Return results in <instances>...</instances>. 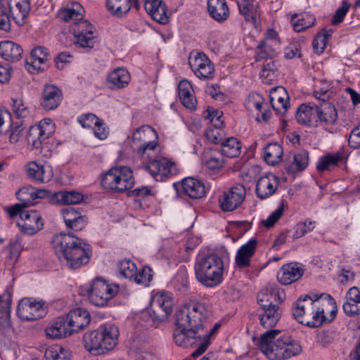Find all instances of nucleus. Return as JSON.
Wrapping results in <instances>:
<instances>
[{
	"label": "nucleus",
	"instance_id": "obj_1",
	"mask_svg": "<svg viewBox=\"0 0 360 360\" xmlns=\"http://www.w3.org/2000/svg\"><path fill=\"white\" fill-rule=\"evenodd\" d=\"M211 311L205 303L189 302L181 307L175 314L176 328L173 333L175 343L183 347L199 345L192 353L198 357L204 353L210 345V338L219 330V323L207 330V320Z\"/></svg>",
	"mask_w": 360,
	"mask_h": 360
},
{
	"label": "nucleus",
	"instance_id": "obj_2",
	"mask_svg": "<svg viewBox=\"0 0 360 360\" xmlns=\"http://www.w3.org/2000/svg\"><path fill=\"white\" fill-rule=\"evenodd\" d=\"M52 244L60 261L70 269H77L89 263L91 245L72 233L54 235Z\"/></svg>",
	"mask_w": 360,
	"mask_h": 360
},
{
	"label": "nucleus",
	"instance_id": "obj_3",
	"mask_svg": "<svg viewBox=\"0 0 360 360\" xmlns=\"http://www.w3.org/2000/svg\"><path fill=\"white\" fill-rule=\"evenodd\" d=\"M118 328L112 324L101 326L83 336L84 348L94 355L105 354L112 350L117 344Z\"/></svg>",
	"mask_w": 360,
	"mask_h": 360
},
{
	"label": "nucleus",
	"instance_id": "obj_4",
	"mask_svg": "<svg viewBox=\"0 0 360 360\" xmlns=\"http://www.w3.org/2000/svg\"><path fill=\"white\" fill-rule=\"evenodd\" d=\"M224 262L217 254L211 253L199 258L195 262L196 279L203 285L212 288L223 281Z\"/></svg>",
	"mask_w": 360,
	"mask_h": 360
},
{
	"label": "nucleus",
	"instance_id": "obj_5",
	"mask_svg": "<svg viewBox=\"0 0 360 360\" xmlns=\"http://www.w3.org/2000/svg\"><path fill=\"white\" fill-rule=\"evenodd\" d=\"M101 184L106 190L117 193L124 192L134 185L132 170L126 166L111 168L103 174Z\"/></svg>",
	"mask_w": 360,
	"mask_h": 360
},
{
	"label": "nucleus",
	"instance_id": "obj_6",
	"mask_svg": "<svg viewBox=\"0 0 360 360\" xmlns=\"http://www.w3.org/2000/svg\"><path fill=\"white\" fill-rule=\"evenodd\" d=\"M158 133L153 127L143 125L133 133L131 147L141 158H150L158 145Z\"/></svg>",
	"mask_w": 360,
	"mask_h": 360
},
{
	"label": "nucleus",
	"instance_id": "obj_7",
	"mask_svg": "<svg viewBox=\"0 0 360 360\" xmlns=\"http://www.w3.org/2000/svg\"><path fill=\"white\" fill-rule=\"evenodd\" d=\"M120 287L115 283H108L100 277L92 281L87 289L91 303L97 307H105L119 292Z\"/></svg>",
	"mask_w": 360,
	"mask_h": 360
},
{
	"label": "nucleus",
	"instance_id": "obj_8",
	"mask_svg": "<svg viewBox=\"0 0 360 360\" xmlns=\"http://www.w3.org/2000/svg\"><path fill=\"white\" fill-rule=\"evenodd\" d=\"M172 294L167 291L157 292L151 300V309L149 315L154 322H161L172 314L174 306Z\"/></svg>",
	"mask_w": 360,
	"mask_h": 360
},
{
	"label": "nucleus",
	"instance_id": "obj_9",
	"mask_svg": "<svg viewBox=\"0 0 360 360\" xmlns=\"http://www.w3.org/2000/svg\"><path fill=\"white\" fill-rule=\"evenodd\" d=\"M280 333L279 330H269L260 338L259 348L269 360H283L281 337L275 341Z\"/></svg>",
	"mask_w": 360,
	"mask_h": 360
},
{
	"label": "nucleus",
	"instance_id": "obj_10",
	"mask_svg": "<svg viewBox=\"0 0 360 360\" xmlns=\"http://www.w3.org/2000/svg\"><path fill=\"white\" fill-rule=\"evenodd\" d=\"M94 27L88 20H78L70 27L76 44L82 48L91 49L94 46L96 37Z\"/></svg>",
	"mask_w": 360,
	"mask_h": 360
},
{
	"label": "nucleus",
	"instance_id": "obj_11",
	"mask_svg": "<svg viewBox=\"0 0 360 360\" xmlns=\"http://www.w3.org/2000/svg\"><path fill=\"white\" fill-rule=\"evenodd\" d=\"M54 132V125L50 119L41 121L38 125L30 127L26 140L33 148L39 149L42 143Z\"/></svg>",
	"mask_w": 360,
	"mask_h": 360
},
{
	"label": "nucleus",
	"instance_id": "obj_12",
	"mask_svg": "<svg viewBox=\"0 0 360 360\" xmlns=\"http://www.w3.org/2000/svg\"><path fill=\"white\" fill-rule=\"evenodd\" d=\"M246 195V190L243 184H238L228 191H224L219 202L224 212H231L237 209L243 203Z\"/></svg>",
	"mask_w": 360,
	"mask_h": 360
},
{
	"label": "nucleus",
	"instance_id": "obj_13",
	"mask_svg": "<svg viewBox=\"0 0 360 360\" xmlns=\"http://www.w3.org/2000/svg\"><path fill=\"white\" fill-rule=\"evenodd\" d=\"M189 65L196 77L202 80L212 79L214 76V66L203 53H195L189 58Z\"/></svg>",
	"mask_w": 360,
	"mask_h": 360
},
{
	"label": "nucleus",
	"instance_id": "obj_14",
	"mask_svg": "<svg viewBox=\"0 0 360 360\" xmlns=\"http://www.w3.org/2000/svg\"><path fill=\"white\" fill-rule=\"evenodd\" d=\"M316 127H321L332 132V129L338 120V112L333 105L329 102H321L314 105Z\"/></svg>",
	"mask_w": 360,
	"mask_h": 360
},
{
	"label": "nucleus",
	"instance_id": "obj_15",
	"mask_svg": "<svg viewBox=\"0 0 360 360\" xmlns=\"http://www.w3.org/2000/svg\"><path fill=\"white\" fill-rule=\"evenodd\" d=\"M44 303L32 298L25 297L18 305L17 315L23 321H34L43 317L45 309Z\"/></svg>",
	"mask_w": 360,
	"mask_h": 360
},
{
	"label": "nucleus",
	"instance_id": "obj_16",
	"mask_svg": "<svg viewBox=\"0 0 360 360\" xmlns=\"http://www.w3.org/2000/svg\"><path fill=\"white\" fill-rule=\"evenodd\" d=\"M143 168L157 180H159V176L160 180H162L163 177L174 175L177 171L175 164L165 158L150 160Z\"/></svg>",
	"mask_w": 360,
	"mask_h": 360
},
{
	"label": "nucleus",
	"instance_id": "obj_17",
	"mask_svg": "<svg viewBox=\"0 0 360 360\" xmlns=\"http://www.w3.org/2000/svg\"><path fill=\"white\" fill-rule=\"evenodd\" d=\"M21 221L17 223V226L20 231L26 235H34L44 227L43 219L37 210H26L22 213Z\"/></svg>",
	"mask_w": 360,
	"mask_h": 360
},
{
	"label": "nucleus",
	"instance_id": "obj_18",
	"mask_svg": "<svg viewBox=\"0 0 360 360\" xmlns=\"http://www.w3.org/2000/svg\"><path fill=\"white\" fill-rule=\"evenodd\" d=\"M285 299L284 291L275 283H269L258 294L257 300L260 307L281 304Z\"/></svg>",
	"mask_w": 360,
	"mask_h": 360
},
{
	"label": "nucleus",
	"instance_id": "obj_19",
	"mask_svg": "<svg viewBox=\"0 0 360 360\" xmlns=\"http://www.w3.org/2000/svg\"><path fill=\"white\" fill-rule=\"evenodd\" d=\"M48 49L44 46H36L30 53V60H27L25 67L32 74L44 71L47 68L46 63L50 59Z\"/></svg>",
	"mask_w": 360,
	"mask_h": 360
},
{
	"label": "nucleus",
	"instance_id": "obj_20",
	"mask_svg": "<svg viewBox=\"0 0 360 360\" xmlns=\"http://www.w3.org/2000/svg\"><path fill=\"white\" fill-rule=\"evenodd\" d=\"M63 100V92L56 85L46 84L44 86L40 105L45 110L57 108Z\"/></svg>",
	"mask_w": 360,
	"mask_h": 360
},
{
	"label": "nucleus",
	"instance_id": "obj_21",
	"mask_svg": "<svg viewBox=\"0 0 360 360\" xmlns=\"http://www.w3.org/2000/svg\"><path fill=\"white\" fill-rule=\"evenodd\" d=\"M66 322L71 335L78 333L89 326L91 321V315L88 311L82 308L71 310L65 316Z\"/></svg>",
	"mask_w": 360,
	"mask_h": 360
},
{
	"label": "nucleus",
	"instance_id": "obj_22",
	"mask_svg": "<svg viewBox=\"0 0 360 360\" xmlns=\"http://www.w3.org/2000/svg\"><path fill=\"white\" fill-rule=\"evenodd\" d=\"M285 168L288 173L295 174L302 172L308 167L309 162V152L302 150L297 153L289 154L284 160Z\"/></svg>",
	"mask_w": 360,
	"mask_h": 360
},
{
	"label": "nucleus",
	"instance_id": "obj_23",
	"mask_svg": "<svg viewBox=\"0 0 360 360\" xmlns=\"http://www.w3.org/2000/svg\"><path fill=\"white\" fill-rule=\"evenodd\" d=\"M278 184V177L271 173L260 177L256 185L257 196L261 200L271 196L277 190Z\"/></svg>",
	"mask_w": 360,
	"mask_h": 360
},
{
	"label": "nucleus",
	"instance_id": "obj_24",
	"mask_svg": "<svg viewBox=\"0 0 360 360\" xmlns=\"http://www.w3.org/2000/svg\"><path fill=\"white\" fill-rule=\"evenodd\" d=\"M146 11L153 20L161 24L169 21L167 8L162 0H143Z\"/></svg>",
	"mask_w": 360,
	"mask_h": 360
},
{
	"label": "nucleus",
	"instance_id": "obj_25",
	"mask_svg": "<svg viewBox=\"0 0 360 360\" xmlns=\"http://www.w3.org/2000/svg\"><path fill=\"white\" fill-rule=\"evenodd\" d=\"M303 269L297 263L284 264L277 274V279L283 285H290L299 280L303 275Z\"/></svg>",
	"mask_w": 360,
	"mask_h": 360
},
{
	"label": "nucleus",
	"instance_id": "obj_26",
	"mask_svg": "<svg viewBox=\"0 0 360 360\" xmlns=\"http://www.w3.org/2000/svg\"><path fill=\"white\" fill-rule=\"evenodd\" d=\"M257 244V240L252 238L238 250L235 262L238 268H245L250 265V259L255 253Z\"/></svg>",
	"mask_w": 360,
	"mask_h": 360
},
{
	"label": "nucleus",
	"instance_id": "obj_27",
	"mask_svg": "<svg viewBox=\"0 0 360 360\" xmlns=\"http://www.w3.org/2000/svg\"><path fill=\"white\" fill-rule=\"evenodd\" d=\"M131 80L129 72L124 68H117L110 72L107 77L108 86L111 90L124 89L128 86Z\"/></svg>",
	"mask_w": 360,
	"mask_h": 360
},
{
	"label": "nucleus",
	"instance_id": "obj_28",
	"mask_svg": "<svg viewBox=\"0 0 360 360\" xmlns=\"http://www.w3.org/2000/svg\"><path fill=\"white\" fill-rule=\"evenodd\" d=\"M348 158V153L344 148H341L336 153H328L321 157L316 164V169L319 172L330 170L336 167L340 162H346Z\"/></svg>",
	"mask_w": 360,
	"mask_h": 360
},
{
	"label": "nucleus",
	"instance_id": "obj_29",
	"mask_svg": "<svg viewBox=\"0 0 360 360\" xmlns=\"http://www.w3.org/2000/svg\"><path fill=\"white\" fill-rule=\"evenodd\" d=\"M345 301L342 308L344 312L349 316L360 314V290L353 286L349 289L345 295Z\"/></svg>",
	"mask_w": 360,
	"mask_h": 360
},
{
	"label": "nucleus",
	"instance_id": "obj_30",
	"mask_svg": "<svg viewBox=\"0 0 360 360\" xmlns=\"http://www.w3.org/2000/svg\"><path fill=\"white\" fill-rule=\"evenodd\" d=\"M27 175L37 183L49 182L53 177V172L50 167H45L31 162L26 167Z\"/></svg>",
	"mask_w": 360,
	"mask_h": 360
},
{
	"label": "nucleus",
	"instance_id": "obj_31",
	"mask_svg": "<svg viewBox=\"0 0 360 360\" xmlns=\"http://www.w3.org/2000/svg\"><path fill=\"white\" fill-rule=\"evenodd\" d=\"M106 6L112 15L118 18L127 15L131 6L139 9V0H107Z\"/></svg>",
	"mask_w": 360,
	"mask_h": 360
},
{
	"label": "nucleus",
	"instance_id": "obj_32",
	"mask_svg": "<svg viewBox=\"0 0 360 360\" xmlns=\"http://www.w3.org/2000/svg\"><path fill=\"white\" fill-rule=\"evenodd\" d=\"M181 188L184 193L191 198L198 199L205 194L204 183L200 179L188 177L181 181Z\"/></svg>",
	"mask_w": 360,
	"mask_h": 360
},
{
	"label": "nucleus",
	"instance_id": "obj_33",
	"mask_svg": "<svg viewBox=\"0 0 360 360\" xmlns=\"http://www.w3.org/2000/svg\"><path fill=\"white\" fill-rule=\"evenodd\" d=\"M8 5L15 22L19 25H22L30 10V1L8 0Z\"/></svg>",
	"mask_w": 360,
	"mask_h": 360
},
{
	"label": "nucleus",
	"instance_id": "obj_34",
	"mask_svg": "<svg viewBox=\"0 0 360 360\" xmlns=\"http://www.w3.org/2000/svg\"><path fill=\"white\" fill-rule=\"evenodd\" d=\"M262 312L259 314L260 323L264 328L274 327L281 317L282 309L275 304L267 307H261Z\"/></svg>",
	"mask_w": 360,
	"mask_h": 360
},
{
	"label": "nucleus",
	"instance_id": "obj_35",
	"mask_svg": "<svg viewBox=\"0 0 360 360\" xmlns=\"http://www.w3.org/2000/svg\"><path fill=\"white\" fill-rule=\"evenodd\" d=\"M207 10L210 16L219 22H224L229 16L226 0H208Z\"/></svg>",
	"mask_w": 360,
	"mask_h": 360
},
{
	"label": "nucleus",
	"instance_id": "obj_36",
	"mask_svg": "<svg viewBox=\"0 0 360 360\" xmlns=\"http://www.w3.org/2000/svg\"><path fill=\"white\" fill-rule=\"evenodd\" d=\"M65 316L58 317L46 328V335L51 339H60L71 335Z\"/></svg>",
	"mask_w": 360,
	"mask_h": 360
},
{
	"label": "nucleus",
	"instance_id": "obj_37",
	"mask_svg": "<svg viewBox=\"0 0 360 360\" xmlns=\"http://www.w3.org/2000/svg\"><path fill=\"white\" fill-rule=\"evenodd\" d=\"M22 47L11 41L0 42V56L6 60L14 63L19 60L22 55Z\"/></svg>",
	"mask_w": 360,
	"mask_h": 360
},
{
	"label": "nucleus",
	"instance_id": "obj_38",
	"mask_svg": "<svg viewBox=\"0 0 360 360\" xmlns=\"http://www.w3.org/2000/svg\"><path fill=\"white\" fill-rule=\"evenodd\" d=\"M193 87L186 79L181 80L178 86L179 99L181 103L188 109L194 110L197 104L196 98L192 94Z\"/></svg>",
	"mask_w": 360,
	"mask_h": 360
},
{
	"label": "nucleus",
	"instance_id": "obj_39",
	"mask_svg": "<svg viewBox=\"0 0 360 360\" xmlns=\"http://www.w3.org/2000/svg\"><path fill=\"white\" fill-rule=\"evenodd\" d=\"M239 12L247 21L256 24L259 16V4L256 0H238Z\"/></svg>",
	"mask_w": 360,
	"mask_h": 360
},
{
	"label": "nucleus",
	"instance_id": "obj_40",
	"mask_svg": "<svg viewBox=\"0 0 360 360\" xmlns=\"http://www.w3.org/2000/svg\"><path fill=\"white\" fill-rule=\"evenodd\" d=\"M283 149L281 145L277 143H269L264 148L263 158L269 165L275 166L282 160Z\"/></svg>",
	"mask_w": 360,
	"mask_h": 360
},
{
	"label": "nucleus",
	"instance_id": "obj_41",
	"mask_svg": "<svg viewBox=\"0 0 360 360\" xmlns=\"http://www.w3.org/2000/svg\"><path fill=\"white\" fill-rule=\"evenodd\" d=\"M84 9L78 2H74L71 6L62 8L58 12V18L63 22L75 20L76 22L82 20Z\"/></svg>",
	"mask_w": 360,
	"mask_h": 360
},
{
	"label": "nucleus",
	"instance_id": "obj_42",
	"mask_svg": "<svg viewBox=\"0 0 360 360\" xmlns=\"http://www.w3.org/2000/svg\"><path fill=\"white\" fill-rule=\"evenodd\" d=\"M52 200L63 205L78 204L84 200V195L75 191H62L56 193Z\"/></svg>",
	"mask_w": 360,
	"mask_h": 360
},
{
	"label": "nucleus",
	"instance_id": "obj_43",
	"mask_svg": "<svg viewBox=\"0 0 360 360\" xmlns=\"http://www.w3.org/2000/svg\"><path fill=\"white\" fill-rule=\"evenodd\" d=\"M311 309H313L311 301L300 297L293 305L292 314L295 319L303 325L302 320L307 317Z\"/></svg>",
	"mask_w": 360,
	"mask_h": 360
},
{
	"label": "nucleus",
	"instance_id": "obj_44",
	"mask_svg": "<svg viewBox=\"0 0 360 360\" xmlns=\"http://www.w3.org/2000/svg\"><path fill=\"white\" fill-rule=\"evenodd\" d=\"M221 152L224 156L235 158L240 154L241 143L235 137L224 139L221 145Z\"/></svg>",
	"mask_w": 360,
	"mask_h": 360
},
{
	"label": "nucleus",
	"instance_id": "obj_45",
	"mask_svg": "<svg viewBox=\"0 0 360 360\" xmlns=\"http://www.w3.org/2000/svg\"><path fill=\"white\" fill-rule=\"evenodd\" d=\"M283 360L299 354L302 351L301 346L290 337L281 336Z\"/></svg>",
	"mask_w": 360,
	"mask_h": 360
},
{
	"label": "nucleus",
	"instance_id": "obj_46",
	"mask_svg": "<svg viewBox=\"0 0 360 360\" xmlns=\"http://www.w3.org/2000/svg\"><path fill=\"white\" fill-rule=\"evenodd\" d=\"M296 16L297 15L293 16L292 20L293 21V29L297 32L304 31L315 25L316 18L309 13H302L300 17L295 21Z\"/></svg>",
	"mask_w": 360,
	"mask_h": 360
},
{
	"label": "nucleus",
	"instance_id": "obj_47",
	"mask_svg": "<svg viewBox=\"0 0 360 360\" xmlns=\"http://www.w3.org/2000/svg\"><path fill=\"white\" fill-rule=\"evenodd\" d=\"M326 321V316L323 309H316L313 306V309L309 312L307 318L302 320L303 325L310 328H318L321 326Z\"/></svg>",
	"mask_w": 360,
	"mask_h": 360
},
{
	"label": "nucleus",
	"instance_id": "obj_48",
	"mask_svg": "<svg viewBox=\"0 0 360 360\" xmlns=\"http://www.w3.org/2000/svg\"><path fill=\"white\" fill-rule=\"evenodd\" d=\"M11 298L7 300L5 311L0 316V335H6L7 334L13 332L11 321Z\"/></svg>",
	"mask_w": 360,
	"mask_h": 360
},
{
	"label": "nucleus",
	"instance_id": "obj_49",
	"mask_svg": "<svg viewBox=\"0 0 360 360\" xmlns=\"http://www.w3.org/2000/svg\"><path fill=\"white\" fill-rule=\"evenodd\" d=\"M312 115L315 116L314 106L302 104L297 109L295 117L300 124L309 125L312 122Z\"/></svg>",
	"mask_w": 360,
	"mask_h": 360
},
{
	"label": "nucleus",
	"instance_id": "obj_50",
	"mask_svg": "<svg viewBox=\"0 0 360 360\" xmlns=\"http://www.w3.org/2000/svg\"><path fill=\"white\" fill-rule=\"evenodd\" d=\"M153 276L152 269L148 266H144L140 271L137 270L131 281L139 285L148 287L153 279Z\"/></svg>",
	"mask_w": 360,
	"mask_h": 360
},
{
	"label": "nucleus",
	"instance_id": "obj_51",
	"mask_svg": "<svg viewBox=\"0 0 360 360\" xmlns=\"http://www.w3.org/2000/svg\"><path fill=\"white\" fill-rule=\"evenodd\" d=\"M137 271V267L131 260L123 259L118 263V272L125 278L130 281Z\"/></svg>",
	"mask_w": 360,
	"mask_h": 360
},
{
	"label": "nucleus",
	"instance_id": "obj_52",
	"mask_svg": "<svg viewBox=\"0 0 360 360\" xmlns=\"http://www.w3.org/2000/svg\"><path fill=\"white\" fill-rule=\"evenodd\" d=\"M46 360H70L65 349L58 345L49 347L44 352Z\"/></svg>",
	"mask_w": 360,
	"mask_h": 360
},
{
	"label": "nucleus",
	"instance_id": "obj_53",
	"mask_svg": "<svg viewBox=\"0 0 360 360\" xmlns=\"http://www.w3.org/2000/svg\"><path fill=\"white\" fill-rule=\"evenodd\" d=\"M314 221L306 220L304 222L297 224L293 228L292 238L293 240L304 236L306 233L311 231L315 228Z\"/></svg>",
	"mask_w": 360,
	"mask_h": 360
},
{
	"label": "nucleus",
	"instance_id": "obj_54",
	"mask_svg": "<svg viewBox=\"0 0 360 360\" xmlns=\"http://www.w3.org/2000/svg\"><path fill=\"white\" fill-rule=\"evenodd\" d=\"M273 44L274 43L267 41V40H262L260 41L256 48V60H260L269 57H272L274 55V49L272 47Z\"/></svg>",
	"mask_w": 360,
	"mask_h": 360
},
{
	"label": "nucleus",
	"instance_id": "obj_55",
	"mask_svg": "<svg viewBox=\"0 0 360 360\" xmlns=\"http://www.w3.org/2000/svg\"><path fill=\"white\" fill-rule=\"evenodd\" d=\"M11 101L13 112L18 118H25L29 115L30 110L22 98H12Z\"/></svg>",
	"mask_w": 360,
	"mask_h": 360
},
{
	"label": "nucleus",
	"instance_id": "obj_56",
	"mask_svg": "<svg viewBox=\"0 0 360 360\" xmlns=\"http://www.w3.org/2000/svg\"><path fill=\"white\" fill-rule=\"evenodd\" d=\"M11 11L4 4L3 0H0V30L9 31L11 30Z\"/></svg>",
	"mask_w": 360,
	"mask_h": 360
},
{
	"label": "nucleus",
	"instance_id": "obj_57",
	"mask_svg": "<svg viewBox=\"0 0 360 360\" xmlns=\"http://www.w3.org/2000/svg\"><path fill=\"white\" fill-rule=\"evenodd\" d=\"M27 207V204L25 202L15 203L10 206H5L3 207L4 211L7 214L10 219H13L18 216L22 219V213L26 210H25Z\"/></svg>",
	"mask_w": 360,
	"mask_h": 360
},
{
	"label": "nucleus",
	"instance_id": "obj_58",
	"mask_svg": "<svg viewBox=\"0 0 360 360\" xmlns=\"http://www.w3.org/2000/svg\"><path fill=\"white\" fill-rule=\"evenodd\" d=\"M284 211V202L282 200L279 207L274 210L266 219L262 220L261 224L266 229L272 227L281 217Z\"/></svg>",
	"mask_w": 360,
	"mask_h": 360
},
{
	"label": "nucleus",
	"instance_id": "obj_59",
	"mask_svg": "<svg viewBox=\"0 0 360 360\" xmlns=\"http://www.w3.org/2000/svg\"><path fill=\"white\" fill-rule=\"evenodd\" d=\"M65 226L68 229L75 231L82 230L87 224V219L82 213L71 219L70 221H66Z\"/></svg>",
	"mask_w": 360,
	"mask_h": 360
},
{
	"label": "nucleus",
	"instance_id": "obj_60",
	"mask_svg": "<svg viewBox=\"0 0 360 360\" xmlns=\"http://www.w3.org/2000/svg\"><path fill=\"white\" fill-rule=\"evenodd\" d=\"M350 4L344 0L342 1L341 6L336 10L334 15L331 19V23L334 25H338L342 22L350 8Z\"/></svg>",
	"mask_w": 360,
	"mask_h": 360
},
{
	"label": "nucleus",
	"instance_id": "obj_61",
	"mask_svg": "<svg viewBox=\"0 0 360 360\" xmlns=\"http://www.w3.org/2000/svg\"><path fill=\"white\" fill-rule=\"evenodd\" d=\"M222 115L223 112L221 111L214 110L210 107H208L204 112V117L210 120L217 128H220L224 124V122L221 120Z\"/></svg>",
	"mask_w": 360,
	"mask_h": 360
},
{
	"label": "nucleus",
	"instance_id": "obj_62",
	"mask_svg": "<svg viewBox=\"0 0 360 360\" xmlns=\"http://www.w3.org/2000/svg\"><path fill=\"white\" fill-rule=\"evenodd\" d=\"M12 126V117L10 112L6 110H0V134H6Z\"/></svg>",
	"mask_w": 360,
	"mask_h": 360
},
{
	"label": "nucleus",
	"instance_id": "obj_63",
	"mask_svg": "<svg viewBox=\"0 0 360 360\" xmlns=\"http://www.w3.org/2000/svg\"><path fill=\"white\" fill-rule=\"evenodd\" d=\"M336 338L337 333L331 330L320 331L317 333V342L323 347L332 344Z\"/></svg>",
	"mask_w": 360,
	"mask_h": 360
},
{
	"label": "nucleus",
	"instance_id": "obj_64",
	"mask_svg": "<svg viewBox=\"0 0 360 360\" xmlns=\"http://www.w3.org/2000/svg\"><path fill=\"white\" fill-rule=\"evenodd\" d=\"M246 103L248 108H255L260 111L262 108V105L264 103V98L257 92H251L247 98Z\"/></svg>",
	"mask_w": 360,
	"mask_h": 360
}]
</instances>
